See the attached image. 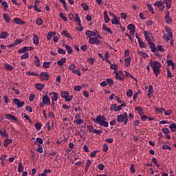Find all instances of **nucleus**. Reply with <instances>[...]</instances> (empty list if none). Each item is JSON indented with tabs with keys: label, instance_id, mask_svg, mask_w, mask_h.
Returning <instances> with one entry per match:
<instances>
[{
	"label": "nucleus",
	"instance_id": "38",
	"mask_svg": "<svg viewBox=\"0 0 176 176\" xmlns=\"http://www.w3.org/2000/svg\"><path fill=\"white\" fill-rule=\"evenodd\" d=\"M153 94V86L149 85L148 93L147 94L148 97H149L150 96H152Z\"/></svg>",
	"mask_w": 176,
	"mask_h": 176
},
{
	"label": "nucleus",
	"instance_id": "15",
	"mask_svg": "<svg viewBox=\"0 0 176 176\" xmlns=\"http://www.w3.org/2000/svg\"><path fill=\"white\" fill-rule=\"evenodd\" d=\"M6 117L7 118V119H9L10 120H14V122H19V120L16 118V116L12 114H6Z\"/></svg>",
	"mask_w": 176,
	"mask_h": 176
},
{
	"label": "nucleus",
	"instance_id": "51",
	"mask_svg": "<svg viewBox=\"0 0 176 176\" xmlns=\"http://www.w3.org/2000/svg\"><path fill=\"white\" fill-rule=\"evenodd\" d=\"M147 8L148 10L152 13V14H155V12L153 11V7H152V5L147 3Z\"/></svg>",
	"mask_w": 176,
	"mask_h": 176
},
{
	"label": "nucleus",
	"instance_id": "36",
	"mask_svg": "<svg viewBox=\"0 0 176 176\" xmlns=\"http://www.w3.org/2000/svg\"><path fill=\"white\" fill-rule=\"evenodd\" d=\"M169 128L170 129V131H172V133H175V131H176V124L175 123H173L169 126Z\"/></svg>",
	"mask_w": 176,
	"mask_h": 176
},
{
	"label": "nucleus",
	"instance_id": "32",
	"mask_svg": "<svg viewBox=\"0 0 176 176\" xmlns=\"http://www.w3.org/2000/svg\"><path fill=\"white\" fill-rule=\"evenodd\" d=\"M103 30L104 31H107L108 34H113V32H112L111 28H107V25H105V24H103Z\"/></svg>",
	"mask_w": 176,
	"mask_h": 176
},
{
	"label": "nucleus",
	"instance_id": "18",
	"mask_svg": "<svg viewBox=\"0 0 176 176\" xmlns=\"http://www.w3.org/2000/svg\"><path fill=\"white\" fill-rule=\"evenodd\" d=\"M144 37H145L146 41H147V42L148 43V45L150 43H152V39H151V38H149V35L148 34V32L144 31Z\"/></svg>",
	"mask_w": 176,
	"mask_h": 176
},
{
	"label": "nucleus",
	"instance_id": "53",
	"mask_svg": "<svg viewBox=\"0 0 176 176\" xmlns=\"http://www.w3.org/2000/svg\"><path fill=\"white\" fill-rule=\"evenodd\" d=\"M88 63H89L90 65H94V62L96 61V59L93 58H89L87 59Z\"/></svg>",
	"mask_w": 176,
	"mask_h": 176
},
{
	"label": "nucleus",
	"instance_id": "45",
	"mask_svg": "<svg viewBox=\"0 0 176 176\" xmlns=\"http://www.w3.org/2000/svg\"><path fill=\"white\" fill-rule=\"evenodd\" d=\"M155 111L160 112V113H163V112H166V109H164V108L163 107L162 108L155 107Z\"/></svg>",
	"mask_w": 176,
	"mask_h": 176
},
{
	"label": "nucleus",
	"instance_id": "2",
	"mask_svg": "<svg viewBox=\"0 0 176 176\" xmlns=\"http://www.w3.org/2000/svg\"><path fill=\"white\" fill-rule=\"evenodd\" d=\"M105 120H107V118H105V116L99 115L96 117L95 123H98V124H100V126H103L104 127H108V122Z\"/></svg>",
	"mask_w": 176,
	"mask_h": 176
},
{
	"label": "nucleus",
	"instance_id": "46",
	"mask_svg": "<svg viewBox=\"0 0 176 176\" xmlns=\"http://www.w3.org/2000/svg\"><path fill=\"white\" fill-rule=\"evenodd\" d=\"M166 63L168 66L171 65L172 68H174L175 67V63H174V62H173V60H167Z\"/></svg>",
	"mask_w": 176,
	"mask_h": 176
},
{
	"label": "nucleus",
	"instance_id": "42",
	"mask_svg": "<svg viewBox=\"0 0 176 176\" xmlns=\"http://www.w3.org/2000/svg\"><path fill=\"white\" fill-rule=\"evenodd\" d=\"M4 67L7 69V71L13 70V66H12L11 65H9V63L5 64Z\"/></svg>",
	"mask_w": 176,
	"mask_h": 176
},
{
	"label": "nucleus",
	"instance_id": "33",
	"mask_svg": "<svg viewBox=\"0 0 176 176\" xmlns=\"http://www.w3.org/2000/svg\"><path fill=\"white\" fill-rule=\"evenodd\" d=\"M3 19L6 23H10V16H9V14L5 13L3 14Z\"/></svg>",
	"mask_w": 176,
	"mask_h": 176
},
{
	"label": "nucleus",
	"instance_id": "24",
	"mask_svg": "<svg viewBox=\"0 0 176 176\" xmlns=\"http://www.w3.org/2000/svg\"><path fill=\"white\" fill-rule=\"evenodd\" d=\"M52 102L57 101L58 100V94L57 92H53V96H52Z\"/></svg>",
	"mask_w": 176,
	"mask_h": 176
},
{
	"label": "nucleus",
	"instance_id": "34",
	"mask_svg": "<svg viewBox=\"0 0 176 176\" xmlns=\"http://www.w3.org/2000/svg\"><path fill=\"white\" fill-rule=\"evenodd\" d=\"M139 43V46L140 47H141V49H146V45H145V43H144V41L139 40L138 41Z\"/></svg>",
	"mask_w": 176,
	"mask_h": 176
},
{
	"label": "nucleus",
	"instance_id": "17",
	"mask_svg": "<svg viewBox=\"0 0 176 176\" xmlns=\"http://www.w3.org/2000/svg\"><path fill=\"white\" fill-rule=\"evenodd\" d=\"M33 43L36 45H39V37H38V35L35 34L33 37Z\"/></svg>",
	"mask_w": 176,
	"mask_h": 176
},
{
	"label": "nucleus",
	"instance_id": "8",
	"mask_svg": "<svg viewBox=\"0 0 176 176\" xmlns=\"http://www.w3.org/2000/svg\"><path fill=\"white\" fill-rule=\"evenodd\" d=\"M110 111H114L115 112H118V111H122V106H117L116 104H111L110 107Z\"/></svg>",
	"mask_w": 176,
	"mask_h": 176
},
{
	"label": "nucleus",
	"instance_id": "62",
	"mask_svg": "<svg viewBox=\"0 0 176 176\" xmlns=\"http://www.w3.org/2000/svg\"><path fill=\"white\" fill-rule=\"evenodd\" d=\"M162 132L164 133V134H168L170 133V130L168 129V128H163Z\"/></svg>",
	"mask_w": 176,
	"mask_h": 176
},
{
	"label": "nucleus",
	"instance_id": "21",
	"mask_svg": "<svg viewBox=\"0 0 176 176\" xmlns=\"http://www.w3.org/2000/svg\"><path fill=\"white\" fill-rule=\"evenodd\" d=\"M164 2L163 3H166V9H170L171 8V3L173 2L172 0H164Z\"/></svg>",
	"mask_w": 176,
	"mask_h": 176
},
{
	"label": "nucleus",
	"instance_id": "59",
	"mask_svg": "<svg viewBox=\"0 0 176 176\" xmlns=\"http://www.w3.org/2000/svg\"><path fill=\"white\" fill-rule=\"evenodd\" d=\"M59 16L60 17V19H62L63 20V21H67V17L65 16H64V13L61 12L59 14Z\"/></svg>",
	"mask_w": 176,
	"mask_h": 176
},
{
	"label": "nucleus",
	"instance_id": "11",
	"mask_svg": "<svg viewBox=\"0 0 176 176\" xmlns=\"http://www.w3.org/2000/svg\"><path fill=\"white\" fill-rule=\"evenodd\" d=\"M127 29L130 32L131 35H134V34L135 33V25H134L133 24H129L127 26Z\"/></svg>",
	"mask_w": 176,
	"mask_h": 176
},
{
	"label": "nucleus",
	"instance_id": "22",
	"mask_svg": "<svg viewBox=\"0 0 176 176\" xmlns=\"http://www.w3.org/2000/svg\"><path fill=\"white\" fill-rule=\"evenodd\" d=\"M35 87L37 89V90H40L41 91H42V89L45 87V84L37 83L35 85Z\"/></svg>",
	"mask_w": 176,
	"mask_h": 176
},
{
	"label": "nucleus",
	"instance_id": "54",
	"mask_svg": "<svg viewBox=\"0 0 176 176\" xmlns=\"http://www.w3.org/2000/svg\"><path fill=\"white\" fill-rule=\"evenodd\" d=\"M81 6L84 10H89V5L83 3L81 4Z\"/></svg>",
	"mask_w": 176,
	"mask_h": 176
},
{
	"label": "nucleus",
	"instance_id": "56",
	"mask_svg": "<svg viewBox=\"0 0 176 176\" xmlns=\"http://www.w3.org/2000/svg\"><path fill=\"white\" fill-rule=\"evenodd\" d=\"M94 134H98L100 135V134H102V131L98 130V129H94Z\"/></svg>",
	"mask_w": 176,
	"mask_h": 176
},
{
	"label": "nucleus",
	"instance_id": "4",
	"mask_svg": "<svg viewBox=\"0 0 176 176\" xmlns=\"http://www.w3.org/2000/svg\"><path fill=\"white\" fill-rule=\"evenodd\" d=\"M60 96L62 98H65V101H72L74 98L73 96H69V93L67 91H62L60 92Z\"/></svg>",
	"mask_w": 176,
	"mask_h": 176
},
{
	"label": "nucleus",
	"instance_id": "64",
	"mask_svg": "<svg viewBox=\"0 0 176 176\" xmlns=\"http://www.w3.org/2000/svg\"><path fill=\"white\" fill-rule=\"evenodd\" d=\"M58 53H59V54H65L67 52H65V50H64L61 48H59L58 50Z\"/></svg>",
	"mask_w": 176,
	"mask_h": 176
},
{
	"label": "nucleus",
	"instance_id": "13",
	"mask_svg": "<svg viewBox=\"0 0 176 176\" xmlns=\"http://www.w3.org/2000/svg\"><path fill=\"white\" fill-rule=\"evenodd\" d=\"M13 102L15 105H17L19 108H21L24 105V101L20 102V100L18 98H14Z\"/></svg>",
	"mask_w": 176,
	"mask_h": 176
},
{
	"label": "nucleus",
	"instance_id": "40",
	"mask_svg": "<svg viewBox=\"0 0 176 176\" xmlns=\"http://www.w3.org/2000/svg\"><path fill=\"white\" fill-rule=\"evenodd\" d=\"M18 171L19 173H23L24 171V167L23 166V164L21 162L19 163Z\"/></svg>",
	"mask_w": 176,
	"mask_h": 176
},
{
	"label": "nucleus",
	"instance_id": "9",
	"mask_svg": "<svg viewBox=\"0 0 176 176\" xmlns=\"http://www.w3.org/2000/svg\"><path fill=\"white\" fill-rule=\"evenodd\" d=\"M89 42L91 43V45H96H96H100V40H98L97 37L89 38Z\"/></svg>",
	"mask_w": 176,
	"mask_h": 176
},
{
	"label": "nucleus",
	"instance_id": "26",
	"mask_svg": "<svg viewBox=\"0 0 176 176\" xmlns=\"http://www.w3.org/2000/svg\"><path fill=\"white\" fill-rule=\"evenodd\" d=\"M75 16L76 21L77 22L78 27H82V23L80 22V18L79 17V15L78 14H76Z\"/></svg>",
	"mask_w": 176,
	"mask_h": 176
},
{
	"label": "nucleus",
	"instance_id": "23",
	"mask_svg": "<svg viewBox=\"0 0 176 176\" xmlns=\"http://www.w3.org/2000/svg\"><path fill=\"white\" fill-rule=\"evenodd\" d=\"M150 46V48L151 50V52L153 53H156V45H155V43H150V44H148Z\"/></svg>",
	"mask_w": 176,
	"mask_h": 176
},
{
	"label": "nucleus",
	"instance_id": "7",
	"mask_svg": "<svg viewBox=\"0 0 176 176\" xmlns=\"http://www.w3.org/2000/svg\"><path fill=\"white\" fill-rule=\"evenodd\" d=\"M34 50V47H23L19 50V53H25V52H31Z\"/></svg>",
	"mask_w": 176,
	"mask_h": 176
},
{
	"label": "nucleus",
	"instance_id": "58",
	"mask_svg": "<svg viewBox=\"0 0 176 176\" xmlns=\"http://www.w3.org/2000/svg\"><path fill=\"white\" fill-rule=\"evenodd\" d=\"M173 113V110L168 109V111H164V115L166 116H168L169 115H171Z\"/></svg>",
	"mask_w": 176,
	"mask_h": 176
},
{
	"label": "nucleus",
	"instance_id": "50",
	"mask_svg": "<svg viewBox=\"0 0 176 176\" xmlns=\"http://www.w3.org/2000/svg\"><path fill=\"white\" fill-rule=\"evenodd\" d=\"M36 130H41L42 129V124L41 122H37L34 124Z\"/></svg>",
	"mask_w": 176,
	"mask_h": 176
},
{
	"label": "nucleus",
	"instance_id": "10",
	"mask_svg": "<svg viewBox=\"0 0 176 176\" xmlns=\"http://www.w3.org/2000/svg\"><path fill=\"white\" fill-rule=\"evenodd\" d=\"M97 34H98V31H97V30H95L94 31H91V30H87L85 32V35H87V36H96V35H97Z\"/></svg>",
	"mask_w": 176,
	"mask_h": 176
},
{
	"label": "nucleus",
	"instance_id": "30",
	"mask_svg": "<svg viewBox=\"0 0 176 176\" xmlns=\"http://www.w3.org/2000/svg\"><path fill=\"white\" fill-rule=\"evenodd\" d=\"M55 35H56V32H49L47 36V41H50V39H52V37L54 36Z\"/></svg>",
	"mask_w": 176,
	"mask_h": 176
},
{
	"label": "nucleus",
	"instance_id": "14",
	"mask_svg": "<svg viewBox=\"0 0 176 176\" xmlns=\"http://www.w3.org/2000/svg\"><path fill=\"white\" fill-rule=\"evenodd\" d=\"M14 22L15 23V24H19V25H24V24H25V22L24 21H21V19H20V18H14Z\"/></svg>",
	"mask_w": 176,
	"mask_h": 176
},
{
	"label": "nucleus",
	"instance_id": "63",
	"mask_svg": "<svg viewBox=\"0 0 176 176\" xmlns=\"http://www.w3.org/2000/svg\"><path fill=\"white\" fill-rule=\"evenodd\" d=\"M111 67V69H114L115 71H116V69H118V65L116 64H111L110 65Z\"/></svg>",
	"mask_w": 176,
	"mask_h": 176
},
{
	"label": "nucleus",
	"instance_id": "39",
	"mask_svg": "<svg viewBox=\"0 0 176 176\" xmlns=\"http://www.w3.org/2000/svg\"><path fill=\"white\" fill-rule=\"evenodd\" d=\"M131 63V58L130 57H127L125 59V66L126 67H130Z\"/></svg>",
	"mask_w": 176,
	"mask_h": 176
},
{
	"label": "nucleus",
	"instance_id": "19",
	"mask_svg": "<svg viewBox=\"0 0 176 176\" xmlns=\"http://www.w3.org/2000/svg\"><path fill=\"white\" fill-rule=\"evenodd\" d=\"M8 36H9V34H8V32H1L0 34L1 39H6Z\"/></svg>",
	"mask_w": 176,
	"mask_h": 176
},
{
	"label": "nucleus",
	"instance_id": "37",
	"mask_svg": "<svg viewBox=\"0 0 176 176\" xmlns=\"http://www.w3.org/2000/svg\"><path fill=\"white\" fill-rule=\"evenodd\" d=\"M65 49L66 50H67L68 54H72V52H74V50H72V47H71V46L66 45Z\"/></svg>",
	"mask_w": 176,
	"mask_h": 176
},
{
	"label": "nucleus",
	"instance_id": "25",
	"mask_svg": "<svg viewBox=\"0 0 176 176\" xmlns=\"http://www.w3.org/2000/svg\"><path fill=\"white\" fill-rule=\"evenodd\" d=\"M112 24H114L116 25H120V23H119V20L118 19V17L114 15V18L111 21Z\"/></svg>",
	"mask_w": 176,
	"mask_h": 176
},
{
	"label": "nucleus",
	"instance_id": "43",
	"mask_svg": "<svg viewBox=\"0 0 176 176\" xmlns=\"http://www.w3.org/2000/svg\"><path fill=\"white\" fill-rule=\"evenodd\" d=\"M27 75H29L30 76H39V74L34 72H27Z\"/></svg>",
	"mask_w": 176,
	"mask_h": 176
},
{
	"label": "nucleus",
	"instance_id": "29",
	"mask_svg": "<svg viewBox=\"0 0 176 176\" xmlns=\"http://www.w3.org/2000/svg\"><path fill=\"white\" fill-rule=\"evenodd\" d=\"M66 60L67 58H61L60 60L57 61L58 65H60V66L64 65V63H65Z\"/></svg>",
	"mask_w": 176,
	"mask_h": 176
},
{
	"label": "nucleus",
	"instance_id": "6",
	"mask_svg": "<svg viewBox=\"0 0 176 176\" xmlns=\"http://www.w3.org/2000/svg\"><path fill=\"white\" fill-rule=\"evenodd\" d=\"M165 23L166 24H171L173 23V19L170 17V11H166V15H165Z\"/></svg>",
	"mask_w": 176,
	"mask_h": 176
},
{
	"label": "nucleus",
	"instance_id": "60",
	"mask_svg": "<svg viewBox=\"0 0 176 176\" xmlns=\"http://www.w3.org/2000/svg\"><path fill=\"white\" fill-rule=\"evenodd\" d=\"M114 73L116 74V78L118 79L119 80H123V78H122V76H120L119 75V74L116 72H114Z\"/></svg>",
	"mask_w": 176,
	"mask_h": 176
},
{
	"label": "nucleus",
	"instance_id": "27",
	"mask_svg": "<svg viewBox=\"0 0 176 176\" xmlns=\"http://www.w3.org/2000/svg\"><path fill=\"white\" fill-rule=\"evenodd\" d=\"M34 58L36 59L34 63V65H36L37 67H41V60H39V58L35 56Z\"/></svg>",
	"mask_w": 176,
	"mask_h": 176
},
{
	"label": "nucleus",
	"instance_id": "35",
	"mask_svg": "<svg viewBox=\"0 0 176 176\" xmlns=\"http://www.w3.org/2000/svg\"><path fill=\"white\" fill-rule=\"evenodd\" d=\"M63 35H65V36H66V38H69V39H74L72 37H71V35L69 34L68 31L63 30Z\"/></svg>",
	"mask_w": 176,
	"mask_h": 176
},
{
	"label": "nucleus",
	"instance_id": "5",
	"mask_svg": "<svg viewBox=\"0 0 176 176\" xmlns=\"http://www.w3.org/2000/svg\"><path fill=\"white\" fill-rule=\"evenodd\" d=\"M50 76L49 73L46 72H43L39 75L41 80H49Z\"/></svg>",
	"mask_w": 176,
	"mask_h": 176
},
{
	"label": "nucleus",
	"instance_id": "1",
	"mask_svg": "<svg viewBox=\"0 0 176 176\" xmlns=\"http://www.w3.org/2000/svg\"><path fill=\"white\" fill-rule=\"evenodd\" d=\"M151 68L153 69V73L155 74V76L157 77V75L160 74V68H162V65L160 63L157 61H152L149 63Z\"/></svg>",
	"mask_w": 176,
	"mask_h": 176
},
{
	"label": "nucleus",
	"instance_id": "57",
	"mask_svg": "<svg viewBox=\"0 0 176 176\" xmlns=\"http://www.w3.org/2000/svg\"><path fill=\"white\" fill-rule=\"evenodd\" d=\"M107 80V83L109 84V86H112V85H113V80L111 79V78H108L106 80Z\"/></svg>",
	"mask_w": 176,
	"mask_h": 176
},
{
	"label": "nucleus",
	"instance_id": "12",
	"mask_svg": "<svg viewBox=\"0 0 176 176\" xmlns=\"http://www.w3.org/2000/svg\"><path fill=\"white\" fill-rule=\"evenodd\" d=\"M43 104H45V105H50V99L49 98V96L44 95L43 96Z\"/></svg>",
	"mask_w": 176,
	"mask_h": 176
},
{
	"label": "nucleus",
	"instance_id": "48",
	"mask_svg": "<svg viewBox=\"0 0 176 176\" xmlns=\"http://www.w3.org/2000/svg\"><path fill=\"white\" fill-rule=\"evenodd\" d=\"M50 64H52V62H44L43 67V68H50Z\"/></svg>",
	"mask_w": 176,
	"mask_h": 176
},
{
	"label": "nucleus",
	"instance_id": "61",
	"mask_svg": "<svg viewBox=\"0 0 176 176\" xmlns=\"http://www.w3.org/2000/svg\"><path fill=\"white\" fill-rule=\"evenodd\" d=\"M127 97H131L133 96V90L129 89L126 92Z\"/></svg>",
	"mask_w": 176,
	"mask_h": 176
},
{
	"label": "nucleus",
	"instance_id": "3",
	"mask_svg": "<svg viewBox=\"0 0 176 176\" xmlns=\"http://www.w3.org/2000/svg\"><path fill=\"white\" fill-rule=\"evenodd\" d=\"M117 122L118 123H123L124 125L126 126L127 124V122H129V118L127 116V113H124L123 114H120L117 116Z\"/></svg>",
	"mask_w": 176,
	"mask_h": 176
},
{
	"label": "nucleus",
	"instance_id": "55",
	"mask_svg": "<svg viewBox=\"0 0 176 176\" xmlns=\"http://www.w3.org/2000/svg\"><path fill=\"white\" fill-rule=\"evenodd\" d=\"M162 3H164V1H157L154 3V6H157V8H160V6H161Z\"/></svg>",
	"mask_w": 176,
	"mask_h": 176
},
{
	"label": "nucleus",
	"instance_id": "49",
	"mask_svg": "<svg viewBox=\"0 0 176 176\" xmlns=\"http://www.w3.org/2000/svg\"><path fill=\"white\" fill-rule=\"evenodd\" d=\"M36 24H37V25H42V24H43V20H42L41 18H37Z\"/></svg>",
	"mask_w": 176,
	"mask_h": 176
},
{
	"label": "nucleus",
	"instance_id": "20",
	"mask_svg": "<svg viewBox=\"0 0 176 176\" xmlns=\"http://www.w3.org/2000/svg\"><path fill=\"white\" fill-rule=\"evenodd\" d=\"M13 142V140L12 139H6L3 142V145L6 148H8V146L10 144H12V142Z\"/></svg>",
	"mask_w": 176,
	"mask_h": 176
},
{
	"label": "nucleus",
	"instance_id": "16",
	"mask_svg": "<svg viewBox=\"0 0 176 176\" xmlns=\"http://www.w3.org/2000/svg\"><path fill=\"white\" fill-rule=\"evenodd\" d=\"M173 38V33L170 34H164L163 38L165 39V41H168L170 39Z\"/></svg>",
	"mask_w": 176,
	"mask_h": 176
},
{
	"label": "nucleus",
	"instance_id": "31",
	"mask_svg": "<svg viewBox=\"0 0 176 176\" xmlns=\"http://www.w3.org/2000/svg\"><path fill=\"white\" fill-rule=\"evenodd\" d=\"M137 53H138V54L141 56V57H143V58H146V57H148V55L146 54V53H145L142 51H138Z\"/></svg>",
	"mask_w": 176,
	"mask_h": 176
},
{
	"label": "nucleus",
	"instance_id": "44",
	"mask_svg": "<svg viewBox=\"0 0 176 176\" xmlns=\"http://www.w3.org/2000/svg\"><path fill=\"white\" fill-rule=\"evenodd\" d=\"M157 52H164V47L162 45H157L156 47Z\"/></svg>",
	"mask_w": 176,
	"mask_h": 176
},
{
	"label": "nucleus",
	"instance_id": "52",
	"mask_svg": "<svg viewBox=\"0 0 176 176\" xmlns=\"http://www.w3.org/2000/svg\"><path fill=\"white\" fill-rule=\"evenodd\" d=\"M87 130H88V131H89V133H94V126H93L92 125H88L87 126Z\"/></svg>",
	"mask_w": 176,
	"mask_h": 176
},
{
	"label": "nucleus",
	"instance_id": "28",
	"mask_svg": "<svg viewBox=\"0 0 176 176\" xmlns=\"http://www.w3.org/2000/svg\"><path fill=\"white\" fill-rule=\"evenodd\" d=\"M0 134L3 138L5 137V138H9V135H8V133H6V129H4L3 131L0 130Z\"/></svg>",
	"mask_w": 176,
	"mask_h": 176
},
{
	"label": "nucleus",
	"instance_id": "41",
	"mask_svg": "<svg viewBox=\"0 0 176 176\" xmlns=\"http://www.w3.org/2000/svg\"><path fill=\"white\" fill-rule=\"evenodd\" d=\"M59 2H61L63 5V8L66 12H68V7H67V2H65V0H59Z\"/></svg>",
	"mask_w": 176,
	"mask_h": 176
},
{
	"label": "nucleus",
	"instance_id": "47",
	"mask_svg": "<svg viewBox=\"0 0 176 176\" xmlns=\"http://www.w3.org/2000/svg\"><path fill=\"white\" fill-rule=\"evenodd\" d=\"M30 57L28 52H25L23 55L21 56V60H25Z\"/></svg>",
	"mask_w": 176,
	"mask_h": 176
}]
</instances>
